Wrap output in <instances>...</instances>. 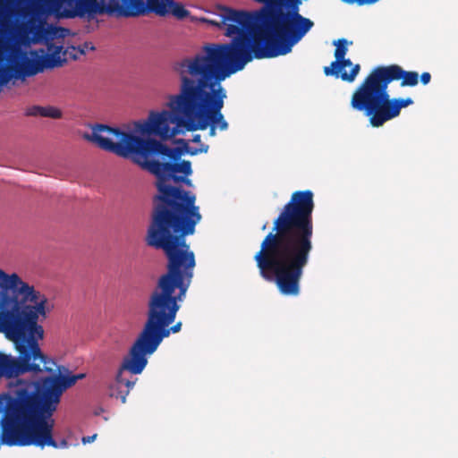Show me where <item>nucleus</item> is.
I'll use <instances>...</instances> for the list:
<instances>
[{
	"label": "nucleus",
	"mask_w": 458,
	"mask_h": 458,
	"mask_svg": "<svg viewBox=\"0 0 458 458\" xmlns=\"http://www.w3.org/2000/svg\"><path fill=\"white\" fill-rule=\"evenodd\" d=\"M431 80V75L429 72H423L421 75H420V81L422 82V84L424 85H427L428 83H429Z\"/></svg>",
	"instance_id": "6ab92c4d"
},
{
	"label": "nucleus",
	"mask_w": 458,
	"mask_h": 458,
	"mask_svg": "<svg viewBox=\"0 0 458 458\" xmlns=\"http://www.w3.org/2000/svg\"><path fill=\"white\" fill-rule=\"evenodd\" d=\"M200 139H201L200 135L199 134H196V135L193 136L192 141L195 142V143H198V142H200Z\"/></svg>",
	"instance_id": "4be33fe9"
},
{
	"label": "nucleus",
	"mask_w": 458,
	"mask_h": 458,
	"mask_svg": "<svg viewBox=\"0 0 458 458\" xmlns=\"http://www.w3.org/2000/svg\"><path fill=\"white\" fill-rule=\"evenodd\" d=\"M401 81L402 87H414L419 82V73L405 71L398 64L377 66L353 91L351 106L369 118L372 127H381L399 116L402 108L413 104L411 98H391L388 85Z\"/></svg>",
	"instance_id": "6e6552de"
},
{
	"label": "nucleus",
	"mask_w": 458,
	"mask_h": 458,
	"mask_svg": "<svg viewBox=\"0 0 458 458\" xmlns=\"http://www.w3.org/2000/svg\"><path fill=\"white\" fill-rule=\"evenodd\" d=\"M47 296L16 274L0 284V333L11 334L18 358L0 354V377H17L27 372L52 373L55 362L41 351L38 340L44 329L38 325L49 311Z\"/></svg>",
	"instance_id": "f03ea898"
},
{
	"label": "nucleus",
	"mask_w": 458,
	"mask_h": 458,
	"mask_svg": "<svg viewBox=\"0 0 458 458\" xmlns=\"http://www.w3.org/2000/svg\"><path fill=\"white\" fill-rule=\"evenodd\" d=\"M84 138L95 143L101 149L122 157H129L133 154L143 157L148 154H157L169 157L173 148L155 139H142L119 128L101 123L94 124L92 133L85 134Z\"/></svg>",
	"instance_id": "9d476101"
},
{
	"label": "nucleus",
	"mask_w": 458,
	"mask_h": 458,
	"mask_svg": "<svg viewBox=\"0 0 458 458\" xmlns=\"http://www.w3.org/2000/svg\"><path fill=\"white\" fill-rule=\"evenodd\" d=\"M157 349V346L142 329L130 348L129 353L123 358L114 382L109 386L111 397L120 399L122 403H126V397L133 388L136 380L125 378L124 371L132 375L140 374L148 364L147 355L154 353Z\"/></svg>",
	"instance_id": "9b49d317"
},
{
	"label": "nucleus",
	"mask_w": 458,
	"mask_h": 458,
	"mask_svg": "<svg viewBox=\"0 0 458 458\" xmlns=\"http://www.w3.org/2000/svg\"><path fill=\"white\" fill-rule=\"evenodd\" d=\"M11 277V275L5 273L3 269H0V284Z\"/></svg>",
	"instance_id": "aec40b11"
},
{
	"label": "nucleus",
	"mask_w": 458,
	"mask_h": 458,
	"mask_svg": "<svg viewBox=\"0 0 458 458\" xmlns=\"http://www.w3.org/2000/svg\"><path fill=\"white\" fill-rule=\"evenodd\" d=\"M348 44L345 38L334 41V45L336 47L335 50V60L331 63L330 66L324 67V73L327 76L340 77L344 81L352 82L360 71V65L358 64L352 65V61L345 58Z\"/></svg>",
	"instance_id": "4468645a"
},
{
	"label": "nucleus",
	"mask_w": 458,
	"mask_h": 458,
	"mask_svg": "<svg viewBox=\"0 0 458 458\" xmlns=\"http://www.w3.org/2000/svg\"><path fill=\"white\" fill-rule=\"evenodd\" d=\"M343 2L346 4H358L359 5H364V4H371L378 0H342Z\"/></svg>",
	"instance_id": "a211bd4d"
},
{
	"label": "nucleus",
	"mask_w": 458,
	"mask_h": 458,
	"mask_svg": "<svg viewBox=\"0 0 458 458\" xmlns=\"http://www.w3.org/2000/svg\"><path fill=\"white\" fill-rule=\"evenodd\" d=\"M26 114L30 116H42L58 119L62 117V112L58 108L53 106H33L26 111Z\"/></svg>",
	"instance_id": "dca6fc26"
},
{
	"label": "nucleus",
	"mask_w": 458,
	"mask_h": 458,
	"mask_svg": "<svg viewBox=\"0 0 458 458\" xmlns=\"http://www.w3.org/2000/svg\"><path fill=\"white\" fill-rule=\"evenodd\" d=\"M167 259L166 272L161 275L147 302L143 330L158 347L171 334L181 331L182 323L175 320L193 278L195 255L191 250H163Z\"/></svg>",
	"instance_id": "423d86ee"
},
{
	"label": "nucleus",
	"mask_w": 458,
	"mask_h": 458,
	"mask_svg": "<svg viewBox=\"0 0 458 458\" xmlns=\"http://www.w3.org/2000/svg\"><path fill=\"white\" fill-rule=\"evenodd\" d=\"M259 16L260 10L253 15L245 11L226 9L223 22L227 26L226 35L234 36L232 42L204 45L200 53L174 63V72L223 81L253 59L284 55L275 53L281 47L273 36L263 31Z\"/></svg>",
	"instance_id": "20e7f679"
},
{
	"label": "nucleus",
	"mask_w": 458,
	"mask_h": 458,
	"mask_svg": "<svg viewBox=\"0 0 458 458\" xmlns=\"http://www.w3.org/2000/svg\"><path fill=\"white\" fill-rule=\"evenodd\" d=\"M49 366L53 367L52 372L57 371V374L38 380L34 391L20 388L13 396L57 408L63 393L86 376L84 373L72 375L68 368L56 363Z\"/></svg>",
	"instance_id": "f8f14e48"
},
{
	"label": "nucleus",
	"mask_w": 458,
	"mask_h": 458,
	"mask_svg": "<svg viewBox=\"0 0 458 458\" xmlns=\"http://www.w3.org/2000/svg\"><path fill=\"white\" fill-rule=\"evenodd\" d=\"M133 160L157 177L158 193L153 198L147 244L160 250H190L186 236L195 233L202 216L196 205V195L180 186L171 185L170 182L190 185L191 181L186 177L192 173L191 163L187 160L179 163L140 161L135 157Z\"/></svg>",
	"instance_id": "7ed1b4c3"
},
{
	"label": "nucleus",
	"mask_w": 458,
	"mask_h": 458,
	"mask_svg": "<svg viewBox=\"0 0 458 458\" xmlns=\"http://www.w3.org/2000/svg\"><path fill=\"white\" fill-rule=\"evenodd\" d=\"M177 143L181 144L182 147L173 148L169 156V159L177 162L180 160L181 157L184 153H189L191 155H196L199 152H207L208 147L206 146L205 148H192L189 146L188 142L185 140H178Z\"/></svg>",
	"instance_id": "2eb2a0df"
},
{
	"label": "nucleus",
	"mask_w": 458,
	"mask_h": 458,
	"mask_svg": "<svg viewBox=\"0 0 458 458\" xmlns=\"http://www.w3.org/2000/svg\"><path fill=\"white\" fill-rule=\"evenodd\" d=\"M3 402L0 445L8 446L34 445L66 448L68 442L54 438L55 420L52 418L56 407L35 403L10 394L0 397Z\"/></svg>",
	"instance_id": "0eeeda50"
},
{
	"label": "nucleus",
	"mask_w": 458,
	"mask_h": 458,
	"mask_svg": "<svg viewBox=\"0 0 458 458\" xmlns=\"http://www.w3.org/2000/svg\"><path fill=\"white\" fill-rule=\"evenodd\" d=\"M314 208L310 190L293 192L254 255L260 276L274 281L284 296L301 293V278L313 250Z\"/></svg>",
	"instance_id": "f257e3e1"
},
{
	"label": "nucleus",
	"mask_w": 458,
	"mask_h": 458,
	"mask_svg": "<svg viewBox=\"0 0 458 458\" xmlns=\"http://www.w3.org/2000/svg\"><path fill=\"white\" fill-rule=\"evenodd\" d=\"M103 13L115 14L119 17H138L148 13L159 16L173 14L179 20L189 16L184 6L174 0H100Z\"/></svg>",
	"instance_id": "ddd939ff"
},
{
	"label": "nucleus",
	"mask_w": 458,
	"mask_h": 458,
	"mask_svg": "<svg viewBox=\"0 0 458 458\" xmlns=\"http://www.w3.org/2000/svg\"><path fill=\"white\" fill-rule=\"evenodd\" d=\"M175 72L179 76V92L168 97L169 111H150L147 120L135 123L136 131L167 140L177 132L170 128L172 123L189 131L209 128L210 137L216 135V128L227 130L228 123L222 114L227 94L222 81L208 76Z\"/></svg>",
	"instance_id": "39448f33"
},
{
	"label": "nucleus",
	"mask_w": 458,
	"mask_h": 458,
	"mask_svg": "<svg viewBox=\"0 0 458 458\" xmlns=\"http://www.w3.org/2000/svg\"><path fill=\"white\" fill-rule=\"evenodd\" d=\"M30 31L36 42L48 43L60 37L62 30L47 23L51 15L58 19L93 18L96 14H103L100 0H36L29 8ZM49 44H47L48 46Z\"/></svg>",
	"instance_id": "1a4fd4ad"
},
{
	"label": "nucleus",
	"mask_w": 458,
	"mask_h": 458,
	"mask_svg": "<svg viewBox=\"0 0 458 458\" xmlns=\"http://www.w3.org/2000/svg\"><path fill=\"white\" fill-rule=\"evenodd\" d=\"M78 49L81 55H85L87 51L94 50L95 47L91 42H84L82 45L79 46Z\"/></svg>",
	"instance_id": "f3484780"
},
{
	"label": "nucleus",
	"mask_w": 458,
	"mask_h": 458,
	"mask_svg": "<svg viewBox=\"0 0 458 458\" xmlns=\"http://www.w3.org/2000/svg\"><path fill=\"white\" fill-rule=\"evenodd\" d=\"M96 437H97V435H96V434H95V435H93V436H90V437H84L82 438V442H83L84 444H86V443H90V442L94 441Z\"/></svg>",
	"instance_id": "412c9836"
}]
</instances>
